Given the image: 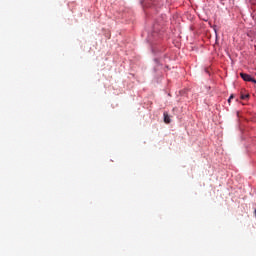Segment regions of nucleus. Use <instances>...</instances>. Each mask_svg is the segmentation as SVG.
I'll return each instance as SVG.
<instances>
[{
  "label": "nucleus",
  "mask_w": 256,
  "mask_h": 256,
  "mask_svg": "<svg viewBox=\"0 0 256 256\" xmlns=\"http://www.w3.org/2000/svg\"><path fill=\"white\" fill-rule=\"evenodd\" d=\"M240 77L243 79V81H250L251 83H255V85H256V80L253 79L251 77V75L245 74V73H240Z\"/></svg>",
  "instance_id": "nucleus-1"
},
{
  "label": "nucleus",
  "mask_w": 256,
  "mask_h": 256,
  "mask_svg": "<svg viewBox=\"0 0 256 256\" xmlns=\"http://www.w3.org/2000/svg\"><path fill=\"white\" fill-rule=\"evenodd\" d=\"M241 99H243V100H245V99H249V94L242 95V96H241Z\"/></svg>",
  "instance_id": "nucleus-3"
},
{
  "label": "nucleus",
  "mask_w": 256,
  "mask_h": 256,
  "mask_svg": "<svg viewBox=\"0 0 256 256\" xmlns=\"http://www.w3.org/2000/svg\"><path fill=\"white\" fill-rule=\"evenodd\" d=\"M233 95H231L230 97H229V99H228V103H231V99H233Z\"/></svg>",
  "instance_id": "nucleus-4"
},
{
  "label": "nucleus",
  "mask_w": 256,
  "mask_h": 256,
  "mask_svg": "<svg viewBox=\"0 0 256 256\" xmlns=\"http://www.w3.org/2000/svg\"><path fill=\"white\" fill-rule=\"evenodd\" d=\"M164 122L171 123V118L169 117V114L167 112H164Z\"/></svg>",
  "instance_id": "nucleus-2"
}]
</instances>
